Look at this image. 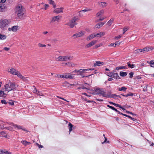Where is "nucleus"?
Returning <instances> with one entry per match:
<instances>
[{
    "instance_id": "f257e3e1",
    "label": "nucleus",
    "mask_w": 154,
    "mask_h": 154,
    "mask_svg": "<svg viewBox=\"0 0 154 154\" xmlns=\"http://www.w3.org/2000/svg\"><path fill=\"white\" fill-rule=\"evenodd\" d=\"M94 94H97L99 95H102L106 98H109L112 97L111 96V92H107V91L103 89H97L94 91Z\"/></svg>"
},
{
    "instance_id": "f03ea898",
    "label": "nucleus",
    "mask_w": 154,
    "mask_h": 154,
    "mask_svg": "<svg viewBox=\"0 0 154 154\" xmlns=\"http://www.w3.org/2000/svg\"><path fill=\"white\" fill-rule=\"evenodd\" d=\"M16 13L20 18H22L25 13V9L21 5L17 6L15 8Z\"/></svg>"
},
{
    "instance_id": "7ed1b4c3",
    "label": "nucleus",
    "mask_w": 154,
    "mask_h": 154,
    "mask_svg": "<svg viewBox=\"0 0 154 154\" xmlns=\"http://www.w3.org/2000/svg\"><path fill=\"white\" fill-rule=\"evenodd\" d=\"M19 86L17 84H14L12 82L6 84L5 85V91L9 92L11 91H14Z\"/></svg>"
},
{
    "instance_id": "20e7f679",
    "label": "nucleus",
    "mask_w": 154,
    "mask_h": 154,
    "mask_svg": "<svg viewBox=\"0 0 154 154\" xmlns=\"http://www.w3.org/2000/svg\"><path fill=\"white\" fill-rule=\"evenodd\" d=\"M10 21L6 19H2L0 20V28L4 29L7 27L10 23Z\"/></svg>"
},
{
    "instance_id": "39448f33",
    "label": "nucleus",
    "mask_w": 154,
    "mask_h": 154,
    "mask_svg": "<svg viewBox=\"0 0 154 154\" xmlns=\"http://www.w3.org/2000/svg\"><path fill=\"white\" fill-rule=\"evenodd\" d=\"M79 19L78 17H74L72 18V19L70 20L66 25L69 26L71 28H73L75 25L76 24L75 23V21Z\"/></svg>"
},
{
    "instance_id": "423d86ee",
    "label": "nucleus",
    "mask_w": 154,
    "mask_h": 154,
    "mask_svg": "<svg viewBox=\"0 0 154 154\" xmlns=\"http://www.w3.org/2000/svg\"><path fill=\"white\" fill-rule=\"evenodd\" d=\"M74 74H71L69 73H65L63 75H59V77L62 78L63 79H72L74 77L73 75H74Z\"/></svg>"
},
{
    "instance_id": "0eeeda50",
    "label": "nucleus",
    "mask_w": 154,
    "mask_h": 154,
    "mask_svg": "<svg viewBox=\"0 0 154 154\" xmlns=\"http://www.w3.org/2000/svg\"><path fill=\"white\" fill-rule=\"evenodd\" d=\"M91 70L90 69H80L79 70L77 75H81L82 78L84 77L85 76L84 75L83 73L86 72Z\"/></svg>"
},
{
    "instance_id": "6e6552de",
    "label": "nucleus",
    "mask_w": 154,
    "mask_h": 154,
    "mask_svg": "<svg viewBox=\"0 0 154 154\" xmlns=\"http://www.w3.org/2000/svg\"><path fill=\"white\" fill-rule=\"evenodd\" d=\"M62 17L58 15L53 17H52L51 20V22L53 23L55 21L58 22L59 20L61 19Z\"/></svg>"
},
{
    "instance_id": "1a4fd4ad",
    "label": "nucleus",
    "mask_w": 154,
    "mask_h": 154,
    "mask_svg": "<svg viewBox=\"0 0 154 154\" xmlns=\"http://www.w3.org/2000/svg\"><path fill=\"white\" fill-rule=\"evenodd\" d=\"M84 34V33L82 32H80L79 33L73 35L72 36V37L73 38H75L77 37H80Z\"/></svg>"
},
{
    "instance_id": "9d476101",
    "label": "nucleus",
    "mask_w": 154,
    "mask_h": 154,
    "mask_svg": "<svg viewBox=\"0 0 154 154\" xmlns=\"http://www.w3.org/2000/svg\"><path fill=\"white\" fill-rule=\"evenodd\" d=\"M18 26H14L12 27H9L8 28L9 31H12L13 32H16L18 29Z\"/></svg>"
},
{
    "instance_id": "9b49d317",
    "label": "nucleus",
    "mask_w": 154,
    "mask_h": 154,
    "mask_svg": "<svg viewBox=\"0 0 154 154\" xmlns=\"http://www.w3.org/2000/svg\"><path fill=\"white\" fill-rule=\"evenodd\" d=\"M104 64V63L103 62L96 61L95 63L93 64V66L94 67L97 66H101Z\"/></svg>"
},
{
    "instance_id": "f8f14e48",
    "label": "nucleus",
    "mask_w": 154,
    "mask_h": 154,
    "mask_svg": "<svg viewBox=\"0 0 154 154\" xmlns=\"http://www.w3.org/2000/svg\"><path fill=\"white\" fill-rule=\"evenodd\" d=\"M97 42V40H94L91 41L90 43L88 44L86 46L85 48H89L94 45Z\"/></svg>"
},
{
    "instance_id": "ddd939ff",
    "label": "nucleus",
    "mask_w": 154,
    "mask_h": 154,
    "mask_svg": "<svg viewBox=\"0 0 154 154\" xmlns=\"http://www.w3.org/2000/svg\"><path fill=\"white\" fill-rule=\"evenodd\" d=\"M63 8H57L55 9L54 11V12L57 13H59L61 12H63Z\"/></svg>"
},
{
    "instance_id": "4468645a",
    "label": "nucleus",
    "mask_w": 154,
    "mask_h": 154,
    "mask_svg": "<svg viewBox=\"0 0 154 154\" xmlns=\"http://www.w3.org/2000/svg\"><path fill=\"white\" fill-rule=\"evenodd\" d=\"M8 72L13 75H15L17 72H18V71L16 70L13 68H11L9 69H8Z\"/></svg>"
},
{
    "instance_id": "2eb2a0df",
    "label": "nucleus",
    "mask_w": 154,
    "mask_h": 154,
    "mask_svg": "<svg viewBox=\"0 0 154 154\" xmlns=\"http://www.w3.org/2000/svg\"><path fill=\"white\" fill-rule=\"evenodd\" d=\"M106 22H105L99 23L97 24L95 26L94 28L98 29L100 28Z\"/></svg>"
},
{
    "instance_id": "dca6fc26",
    "label": "nucleus",
    "mask_w": 154,
    "mask_h": 154,
    "mask_svg": "<svg viewBox=\"0 0 154 154\" xmlns=\"http://www.w3.org/2000/svg\"><path fill=\"white\" fill-rule=\"evenodd\" d=\"M73 57L70 56H63V61H67L68 60H72Z\"/></svg>"
},
{
    "instance_id": "f3484780",
    "label": "nucleus",
    "mask_w": 154,
    "mask_h": 154,
    "mask_svg": "<svg viewBox=\"0 0 154 154\" xmlns=\"http://www.w3.org/2000/svg\"><path fill=\"white\" fill-rule=\"evenodd\" d=\"M14 128H17V129H22L23 131H26V129L25 128H22V127L20 125H15L14 124Z\"/></svg>"
},
{
    "instance_id": "a211bd4d",
    "label": "nucleus",
    "mask_w": 154,
    "mask_h": 154,
    "mask_svg": "<svg viewBox=\"0 0 154 154\" xmlns=\"http://www.w3.org/2000/svg\"><path fill=\"white\" fill-rule=\"evenodd\" d=\"M95 37H96V35H95V34H93L88 36L87 38L86 39L88 41H89L90 40L93 39Z\"/></svg>"
},
{
    "instance_id": "6ab92c4d",
    "label": "nucleus",
    "mask_w": 154,
    "mask_h": 154,
    "mask_svg": "<svg viewBox=\"0 0 154 154\" xmlns=\"http://www.w3.org/2000/svg\"><path fill=\"white\" fill-rule=\"evenodd\" d=\"M151 49L149 47H145L143 49H141L140 52H143V53L149 51Z\"/></svg>"
},
{
    "instance_id": "aec40b11",
    "label": "nucleus",
    "mask_w": 154,
    "mask_h": 154,
    "mask_svg": "<svg viewBox=\"0 0 154 154\" xmlns=\"http://www.w3.org/2000/svg\"><path fill=\"white\" fill-rule=\"evenodd\" d=\"M98 4L100 6H101L103 8H104L106 7L107 5V3L106 2H98Z\"/></svg>"
},
{
    "instance_id": "412c9836",
    "label": "nucleus",
    "mask_w": 154,
    "mask_h": 154,
    "mask_svg": "<svg viewBox=\"0 0 154 154\" xmlns=\"http://www.w3.org/2000/svg\"><path fill=\"white\" fill-rule=\"evenodd\" d=\"M55 60L57 61H63V56H60L58 57L55 58Z\"/></svg>"
},
{
    "instance_id": "4be33fe9",
    "label": "nucleus",
    "mask_w": 154,
    "mask_h": 154,
    "mask_svg": "<svg viewBox=\"0 0 154 154\" xmlns=\"http://www.w3.org/2000/svg\"><path fill=\"white\" fill-rule=\"evenodd\" d=\"M112 78L116 79H119L120 78L118 74L117 73H113Z\"/></svg>"
},
{
    "instance_id": "5701e85b",
    "label": "nucleus",
    "mask_w": 154,
    "mask_h": 154,
    "mask_svg": "<svg viewBox=\"0 0 154 154\" xmlns=\"http://www.w3.org/2000/svg\"><path fill=\"white\" fill-rule=\"evenodd\" d=\"M48 3L52 5H53V7L54 8H55L56 7V5L55 4L54 1L52 0H49Z\"/></svg>"
},
{
    "instance_id": "b1692460",
    "label": "nucleus",
    "mask_w": 154,
    "mask_h": 154,
    "mask_svg": "<svg viewBox=\"0 0 154 154\" xmlns=\"http://www.w3.org/2000/svg\"><path fill=\"white\" fill-rule=\"evenodd\" d=\"M0 154H11V153L8 152L5 150H1L0 151Z\"/></svg>"
},
{
    "instance_id": "393cba45",
    "label": "nucleus",
    "mask_w": 154,
    "mask_h": 154,
    "mask_svg": "<svg viewBox=\"0 0 154 154\" xmlns=\"http://www.w3.org/2000/svg\"><path fill=\"white\" fill-rule=\"evenodd\" d=\"M21 143L22 144L24 145L25 146H26L27 145H29L30 144V143L29 142H27L25 140H22L21 141Z\"/></svg>"
},
{
    "instance_id": "a878e982",
    "label": "nucleus",
    "mask_w": 154,
    "mask_h": 154,
    "mask_svg": "<svg viewBox=\"0 0 154 154\" xmlns=\"http://www.w3.org/2000/svg\"><path fill=\"white\" fill-rule=\"evenodd\" d=\"M7 38V36L5 35L2 34L0 33V40H3Z\"/></svg>"
},
{
    "instance_id": "bb28decb",
    "label": "nucleus",
    "mask_w": 154,
    "mask_h": 154,
    "mask_svg": "<svg viewBox=\"0 0 154 154\" xmlns=\"http://www.w3.org/2000/svg\"><path fill=\"white\" fill-rule=\"evenodd\" d=\"M104 13V10H101L96 15L97 17H99L102 14H103Z\"/></svg>"
},
{
    "instance_id": "cd10ccee",
    "label": "nucleus",
    "mask_w": 154,
    "mask_h": 154,
    "mask_svg": "<svg viewBox=\"0 0 154 154\" xmlns=\"http://www.w3.org/2000/svg\"><path fill=\"white\" fill-rule=\"evenodd\" d=\"M127 75V73L124 72H120V75L121 76L124 77L126 76Z\"/></svg>"
},
{
    "instance_id": "c85d7f7f",
    "label": "nucleus",
    "mask_w": 154,
    "mask_h": 154,
    "mask_svg": "<svg viewBox=\"0 0 154 154\" xmlns=\"http://www.w3.org/2000/svg\"><path fill=\"white\" fill-rule=\"evenodd\" d=\"M114 20V19L113 18H112L110 19L107 23V24L109 26H110L113 23V21Z\"/></svg>"
},
{
    "instance_id": "c756f323",
    "label": "nucleus",
    "mask_w": 154,
    "mask_h": 154,
    "mask_svg": "<svg viewBox=\"0 0 154 154\" xmlns=\"http://www.w3.org/2000/svg\"><path fill=\"white\" fill-rule=\"evenodd\" d=\"M68 126L69 127V130L70 133L72 130V128L73 127V125L71 123L69 122L68 124Z\"/></svg>"
},
{
    "instance_id": "7c9ffc66",
    "label": "nucleus",
    "mask_w": 154,
    "mask_h": 154,
    "mask_svg": "<svg viewBox=\"0 0 154 154\" xmlns=\"http://www.w3.org/2000/svg\"><path fill=\"white\" fill-rule=\"evenodd\" d=\"M125 68H126L125 66H122L117 67L115 69L119 70L120 69H125Z\"/></svg>"
},
{
    "instance_id": "2f4dec72",
    "label": "nucleus",
    "mask_w": 154,
    "mask_h": 154,
    "mask_svg": "<svg viewBox=\"0 0 154 154\" xmlns=\"http://www.w3.org/2000/svg\"><path fill=\"white\" fill-rule=\"evenodd\" d=\"M127 89V88L125 87H122L121 88H119V91H126V90Z\"/></svg>"
},
{
    "instance_id": "473e14b6",
    "label": "nucleus",
    "mask_w": 154,
    "mask_h": 154,
    "mask_svg": "<svg viewBox=\"0 0 154 154\" xmlns=\"http://www.w3.org/2000/svg\"><path fill=\"white\" fill-rule=\"evenodd\" d=\"M38 45L39 48L45 47H46V45L40 43H38Z\"/></svg>"
},
{
    "instance_id": "72a5a7b5",
    "label": "nucleus",
    "mask_w": 154,
    "mask_h": 154,
    "mask_svg": "<svg viewBox=\"0 0 154 154\" xmlns=\"http://www.w3.org/2000/svg\"><path fill=\"white\" fill-rule=\"evenodd\" d=\"M23 80L25 82H28V78L26 77H25L23 76L22 78L21 79Z\"/></svg>"
},
{
    "instance_id": "f704fd0d",
    "label": "nucleus",
    "mask_w": 154,
    "mask_h": 154,
    "mask_svg": "<svg viewBox=\"0 0 154 154\" xmlns=\"http://www.w3.org/2000/svg\"><path fill=\"white\" fill-rule=\"evenodd\" d=\"M127 64L128 66L131 69L133 68L134 67V64H131L130 63H128Z\"/></svg>"
},
{
    "instance_id": "c9c22d12",
    "label": "nucleus",
    "mask_w": 154,
    "mask_h": 154,
    "mask_svg": "<svg viewBox=\"0 0 154 154\" xmlns=\"http://www.w3.org/2000/svg\"><path fill=\"white\" fill-rule=\"evenodd\" d=\"M15 75H17V76L19 78H20L21 79L22 76H23L21 75V74L18 71V72H17V73H16V74Z\"/></svg>"
},
{
    "instance_id": "e433bc0d",
    "label": "nucleus",
    "mask_w": 154,
    "mask_h": 154,
    "mask_svg": "<svg viewBox=\"0 0 154 154\" xmlns=\"http://www.w3.org/2000/svg\"><path fill=\"white\" fill-rule=\"evenodd\" d=\"M149 63L151 66L154 67V60L150 61Z\"/></svg>"
},
{
    "instance_id": "4c0bfd02",
    "label": "nucleus",
    "mask_w": 154,
    "mask_h": 154,
    "mask_svg": "<svg viewBox=\"0 0 154 154\" xmlns=\"http://www.w3.org/2000/svg\"><path fill=\"white\" fill-rule=\"evenodd\" d=\"M111 96L112 97H110L114 98H115V96L117 97H119V98H121V97L119 95H116V94H111Z\"/></svg>"
},
{
    "instance_id": "58836bf2",
    "label": "nucleus",
    "mask_w": 154,
    "mask_h": 154,
    "mask_svg": "<svg viewBox=\"0 0 154 154\" xmlns=\"http://www.w3.org/2000/svg\"><path fill=\"white\" fill-rule=\"evenodd\" d=\"M113 73L112 72H106V73L107 76L111 77H112Z\"/></svg>"
},
{
    "instance_id": "ea45409f",
    "label": "nucleus",
    "mask_w": 154,
    "mask_h": 154,
    "mask_svg": "<svg viewBox=\"0 0 154 154\" xmlns=\"http://www.w3.org/2000/svg\"><path fill=\"white\" fill-rule=\"evenodd\" d=\"M5 94L4 91H0V97H2Z\"/></svg>"
},
{
    "instance_id": "a19ab883",
    "label": "nucleus",
    "mask_w": 154,
    "mask_h": 154,
    "mask_svg": "<svg viewBox=\"0 0 154 154\" xmlns=\"http://www.w3.org/2000/svg\"><path fill=\"white\" fill-rule=\"evenodd\" d=\"M34 89L33 91V92L34 93L36 94H37V93H38V91L35 88V87H33Z\"/></svg>"
},
{
    "instance_id": "79ce46f5",
    "label": "nucleus",
    "mask_w": 154,
    "mask_h": 154,
    "mask_svg": "<svg viewBox=\"0 0 154 154\" xmlns=\"http://www.w3.org/2000/svg\"><path fill=\"white\" fill-rule=\"evenodd\" d=\"M133 75H134V73L133 72H130L129 73V75H130L129 77L130 78H132L133 77Z\"/></svg>"
},
{
    "instance_id": "37998d69",
    "label": "nucleus",
    "mask_w": 154,
    "mask_h": 154,
    "mask_svg": "<svg viewBox=\"0 0 154 154\" xmlns=\"http://www.w3.org/2000/svg\"><path fill=\"white\" fill-rule=\"evenodd\" d=\"M1 102L2 104H8V102H6V101L5 100H1Z\"/></svg>"
},
{
    "instance_id": "c03bdc74",
    "label": "nucleus",
    "mask_w": 154,
    "mask_h": 154,
    "mask_svg": "<svg viewBox=\"0 0 154 154\" xmlns=\"http://www.w3.org/2000/svg\"><path fill=\"white\" fill-rule=\"evenodd\" d=\"M37 95L39 96H43L44 95L42 92L40 91H38V93H37Z\"/></svg>"
},
{
    "instance_id": "a18cd8bd",
    "label": "nucleus",
    "mask_w": 154,
    "mask_h": 154,
    "mask_svg": "<svg viewBox=\"0 0 154 154\" xmlns=\"http://www.w3.org/2000/svg\"><path fill=\"white\" fill-rule=\"evenodd\" d=\"M122 36V35H118L117 36H116L115 38V39H116V40L119 39L120 38H121Z\"/></svg>"
},
{
    "instance_id": "49530a36",
    "label": "nucleus",
    "mask_w": 154,
    "mask_h": 154,
    "mask_svg": "<svg viewBox=\"0 0 154 154\" xmlns=\"http://www.w3.org/2000/svg\"><path fill=\"white\" fill-rule=\"evenodd\" d=\"M5 125H6V124H2V125H0V129H4V126H5Z\"/></svg>"
},
{
    "instance_id": "de8ad7c7",
    "label": "nucleus",
    "mask_w": 154,
    "mask_h": 154,
    "mask_svg": "<svg viewBox=\"0 0 154 154\" xmlns=\"http://www.w3.org/2000/svg\"><path fill=\"white\" fill-rule=\"evenodd\" d=\"M90 11V10L88 9H85L83 10H82L80 11L79 12H85L86 11Z\"/></svg>"
},
{
    "instance_id": "09e8293b",
    "label": "nucleus",
    "mask_w": 154,
    "mask_h": 154,
    "mask_svg": "<svg viewBox=\"0 0 154 154\" xmlns=\"http://www.w3.org/2000/svg\"><path fill=\"white\" fill-rule=\"evenodd\" d=\"M133 94L132 93H129V94H127L125 96V97H128V96H133Z\"/></svg>"
},
{
    "instance_id": "8fccbe9b",
    "label": "nucleus",
    "mask_w": 154,
    "mask_h": 154,
    "mask_svg": "<svg viewBox=\"0 0 154 154\" xmlns=\"http://www.w3.org/2000/svg\"><path fill=\"white\" fill-rule=\"evenodd\" d=\"M6 123L7 124H8V125H12V126H14V124L13 123L11 122H6Z\"/></svg>"
},
{
    "instance_id": "3c124183",
    "label": "nucleus",
    "mask_w": 154,
    "mask_h": 154,
    "mask_svg": "<svg viewBox=\"0 0 154 154\" xmlns=\"http://www.w3.org/2000/svg\"><path fill=\"white\" fill-rule=\"evenodd\" d=\"M57 97H58V98H60V99H61L65 101H66L67 102H68L69 101H68V100H67L66 99H65L64 98H62V97H61L59 96H57Z\"/></svg>"
},
{
    "instance_id": "603ef678",
    "label": "nucleus",
    "mask_w": 154,
    "mask_h": 154,
    "mask_svg": "<svg viewBox=\"0 0 154 154\" xmlns=\"http://www.w3.org/2000/svg\"><path fill=\"white\" fill-rule=\"evenodd\" d=\"M69 64V66H73V64L72 63H65V65H67Z\"/></svg>"
},
{
    "instance_id": "864d4df0",
    "label": "nucleus",
    "mask_w": 154,
    "mask_h": 154,
    "mask_svg": "<svg viewBox=\"0 0 154 154\" xmlns=\"http://www.w3.org/2000/svg\"><path fill=\"white\" fill-rule=\"evenodd\" d=\"M120 44V42H119V41L116 42L115 43V47H116L117 45H119Z\"/></svg>"
},
{
    "instance_id": "5fc2aeb1",
    "label": "nucleus",
    "mask_w": 154,
    "mask_h": 154,
    "mask_svg": "<svg viewBox=\"0 0 154 154\" xmlns=\"http://www.w3.org/2000/svg\"><path fill=\"white\" fill-rule=\"evenodd\" d=\"M104 19V18L103 17H102L101 18H100L98 20H97V22H99V21H101L103 20Z\"/></svg>"
},
{
    "instance_id": "6e6d98bb",
    "label": "nucleus",
    "mask_w": 154,
    "mask_h": 154,
    "mask_svg": "<svg viewBox=\"0 0 154 154\" xmlns=\"http://www.w3.org/2000/svg\"><path fill=\"white\" fill-rule=\"evenodd\" d=\"M101 45H102V44H99L97 45H95V48H97L98 47L101 46Z\"/></svg>"
},
{
    "instance_id": "4d7b16f0",
    "label": "nucleus",
    "mask_w": 154,
    "mask_h": 154,
    "mask_svg": "<svg viewBox=\"0 0 154 154\" xmlns=\"http://www.w3.org/2000/svg\"><path fill=\"white\" fill-rule=\"evenodd\" d=\"M8 104L10 105H14V103L13 102H8Z\"/></svg>"
},
{
    "instance_id": "13d9d810",
    "label": "nucleus",
    "mask_w": 154,
    "mask_h": 154,
    "mask_svg": "<svg viewBox=\"0 0 154 154\" xmlns=\"http://www.w3.org/2000/svg\"><path fill=\"white\" fill-rule=\"evenodd\" d=\"M95 35H96V36H98V35H99V37H101V32L97 33V34H95Z\"/></svg>"
},
{
    "instance_id": "bf43d9fd",
    "label": "nucleus",
    "mask_w": 154,
    "mask_h": 154,
    "mask_svg": "<svg viewBox=\"0 0 154 154\" xmlns=\"http://www.w3.org/2000/svg\"><path fill=\"white\" fill-rule=\"evenodd\" d=\"M36 144L37 145V146H38V147L39 148H43V146H42V145H39V144H38L37 143H36Z\"/></svg>"
},
{
    "instance_id": "052dcab7",
    "label": "nucleus",
    "mask_w": 154,
    "mask_h": 154,
    "mask_svg": "<svg viewBox=\"0 0 154 154\" xmlns=\"http://www.w3.org/2000/svg\"><path fill=\"white\" fill-rule=\"evenodd\" d=\"M128 30L127 28H125L123 29V34H124L126 31H127Z\"/></svg>"
},
{
    "instance_id": "680f3d73",
    "label": "nucleus",
    "mask_w": 154,
    "mask_h": 154,
    "mask_svg": "<svg viewBox=\"0 0 154 154\" xmlns=\"http://www.w3.org/2000/svg\"><path fill=\"white\" fill-rule=\"evenodd\" d=\"M107 106L110 109H112L113 110V109H114V107H113V106H110V105H107Z\"/></svg>"
},
{
    "instance_id": "e2e57ef3",
    "label": "nucleus",
    "mask_w": 154,
    "mask_h": 154,
    "mask_svg": "<svg viewBox=\"0 0 154 154\" xmlns=\"http://www.w3.org/2000/svg\"><path fill=\"white\" fill-rule=\"evenodd\" d=\"M126 113H129V114H130L131 115H135L132 112H130V111H126Z\"/></svg>"
},
{
    "instance_id": "0e129e2a",
    "label": "nucleus",
    "mask_w": 154,
    "mask_h": 154,
    "mask_svg": "<svg viewBox=\"0 0 154 154\" xmlns=\"http://www.w3.org/2000/svg\"><path fill=\"white\" fill-rule=\"evenodd\" d=\"M45 8H44L45 10L47 9L49 7V5L48 4H45Z\"/></svg>"
},
{
    "instance_id": "69168bd1",
    "label": "nucleus",
    "mask_w": 154,
    "mask_h": 154,
    "mask_svg": "<svg viewBox=\"0 0 154 154\" xmlns=\"http://www.w3.org/2000/svg\"><path fill=\"white\" fill-rule=\"evenodd\" d=\"M3 49L5 51H8L10 49V48H9L5 47Z\"/></svg>"
},
{
    "instance_id": "338daca9",
    "label": "nucleus",
    "mask_w": 154,
    "mask_h": 154,
    "mask_svg": "<svg viewBox=\"0 0 154 154\" xmlns=\"http://www.w3.org/2000/svg\"><path fill=\"white\" fill-rule=\"evenodd\" d=\"M6 0H0V3H3L5 2Z\"/></svg>"
},
{
    "instance_id": "774afa93",
    "label": "nucleus",
    "mask_w": 154,
    "mask_h": 154,
    "mask_svg": "<svg viewBox=\"0 0 154 154\" xmlns=\"http://www.w3.org/2000/svg\"><path fill=\"white\" fill-rule=\"evenodd\" d=\"M96 100L98 101H100V102L103 101V100L100 99H96Z\"/></svg>"
}]
</instances>
